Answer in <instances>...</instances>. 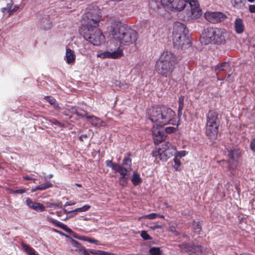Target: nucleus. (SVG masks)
Returning a JSON list of instances; mask_svg holds the SVG:
<instances>
[{"label": "nucleus", "instance_id": "cd10ccee", "mask_svg": "<svg viewBox=\"0 0 255 255\" xmlns=\"http://www.w3.org/2000/svg\"><path fill=\"white\" fill-rule=\"evenodd\" d=\"M79 52L82 55H88L89 53V45L88 44H83L79 47Z\"/></svg>", "mask_w": 255, "mask_h": 255}, {"label": "nucleus", "instance_id": "8fccbe9b", "mask_svg": "<svg viewBox=\"0 0 255 255\" xmlns=\"http://www.w3.org/2000/svg\"><path fill=\"white\" fill-rule=\"evenodd\" d=\"M87 242L90 243L95 244L96 245H99L100 243V242L99 241L91 238H89L88 240H87Z\"/></svg>", "mask_w": 255, "mask_h": 255}, {"label": "nucleus", "instance_id": "ea45409f", "mask_svg": "<svg viewBox=\"0 0 255 255\" xmlns=\"http://www.w3.org/2000/svg\"><path fill=\"white\" fill-rule=\"evenodd\" d=\"M128 156L125 157L123 160V165H127L128 167H130L131 166V160L129 158V156L130 155V154L129 153H128Z\"/></svg>", "mask_w": 255, "mask_h": 255}, {"label": "nucleus", "instance_id": "9d476101", "mask_svg": "<svg viewBox=\"0 0 255 255\" xmlns=\"http://www.w3.org/2000/svg\"><path fill=\"white\" fill-rule=\"evenodd\" d=\"M180 248L183 251L189 254L194 253L197 255H202L203 248L200 245L195 246L194 244L183 243L179 245Z\"/></svg>", "mask_w": 255, "mask_h": 255}, {"label": "nucleus", "instance_id": "4be33fe9", "mask_svg": "<svg viewBox=\"0 0 255 255\" xmlns=\"http://www.w3.org/2000/svg\"><path fill=\"white\" fill-rule=\"evenodd\" d=\"M187 0H174V10L181 11L187 5Z\"/></svg>", "mask_w": 255, "mask_h": 255}, {"label": "nucleus", "instance_id": "e433bc0d", "mask_svg": "<svg viewBox=\"0 0 255 255\" xmlns=\"http://www.w3.org/2000/svg\"><path fill=\"white\" fill-rule=\"evenodd\" d=\"M22 246L24 251L29 255H32V254L35 251L32 248L27 245L23 244Z\"/></svg>", "mask_w": 255, "mask_h": 255}, {"label": "nucleus", "instance_id": "3c124183", "mask_svg": "<svg viewBox=\"0 0 255 255\" xmlns=\"http://www.w3.org/2000/svg\"><path fill=\"white\" fill-rule=\"evenodd\" d=\"M250 146L252 150L255 151V138L251 140Z\"/></svg>", "mask_w": 255, "mask_h": 255}, {"label": "nucleus", "instance_id": "c85d7f7f", "mask_svg": "<svg viewBox=\"0 0 255 255\" xmlns=\"http://www.w3.org/2000/svg\"><path fill=\"white\" fill-rule=\"evenodd\" d=\"M46 220L52 224L55 225L56 227H59L61 229H63L64 226L65 225L64 224L61 223L60 222L53 219V218L47 216L46 217Z\"/></svg>", "mask_w": 255, "mask_h": 255}, {"label": "nucleus", "instance_id": "0eeeda50", "mask_svg": "<svg viewBox=\"0 0 255 255\" xmlns=\"http://www.w3.org/2000/svg\"><path fill=\"white\" fill-rule=\"evenodd\" d=\"M176 147L170 143H167L164 146L153 152V156L156 159L166 161L167 159L175 155Z\"/></svg>", "mask_w": 255, "mask_h": 255}, {"label": "nucleus", "instance_id": "bb28decb", "mask_svg": "<svg viewBox=\"0 0 255 255\" xmlns=\"http://www.w3.org/2000/svg\"><path fill=\"white\" fill-rule=\"evenodd\" d=\"M238 165V161H231L229 160L228 170L230 173L232 175H235L236 173V169Z\"/></svg>", "mask_w": 255, "mask_h": 255}, {"label": "nucleus", "instance_id": "f257e3e1", "mask_svg": "<svg viewBox=\"0 0 255 255\" xmlns=\"http://www.w3.org/2000/svg\"><path fill=\"white\" fill-rule=\"evenodd\" d=\"M101 15L96 7L89 6L82 15L81 32L84 38L93 45L99 46L105 41V36L98 28Z\"/></svg>", "mask_w": 255, "mask_h": 255}, {"label": "nucleus", "instance_id": "13d9d810", "mask_svg": "<svg viewBox=\"0 0 255 255\" xmlns=\"http://www.w3.org/2000/svg\"><path fill=\"white\" fill-rule=\"evenodd\" d=\"M161 227H162L161 225H154V226L150 227V228L152 229V230H155V229H161Z\"/></svg>", "mask_w": 255, "mask_h": 255}, {"label": "nucleus", "instance_id": "0e129e2a", "mask_svg": "<svg viewBox=\"0 0 255 255\" xmlns=\"http://www.w3.org/2000/svg\"><path fill=\"white\" fill-rule=\"evenodd\" d=\"M53 176V175L52 174H50L48 175L46 177H44V179H46V178L50 179V178H52Z\"/></svg>", "mask_w": 255, "mask_h": 255}, {"label": "nucleus", "instance_id": "f3484780", "mask_svg": "<svg viewBox=\"0 0 255 255\" xmlns=\"http://www.w3.org/2000/svg\"><path fill=\"white\" fill-rule=\"evenodd\" d=\"M70 240L69 243V248L72 250L77 252L81 254L85 255L87 252L85 248L81 245L78 241L70 238Z\"/></svg>", "mask_w": 255, "mask_h": 255}, {"label": "nucleus", "instance_id": "c756f323", "mask_svg": "<svg viewBox=\"0 0 255 255\" xmlns=\"http://www.w3.org/2000/svg\"><path fill=\"white\" fill-rule=\"evenodd\" d=\"M141 181L142 180L139 175L137 173L134 172L133 174V177L131 178V182L132 184L134 186H136L138 185L140 183H141Z\"/></svg>", "mask_w": 255, "mask_h": 255}, {"label": "nucleus", "instance_id": "f8f14e48", "mask_svg": "<svg viewBox=\"0 0 255 255\" xmlns=\"http://www.w3.org/2000/svg\"><path fill=\"white\" fill-rule=\"evenodd\" d=\"M220 123L206 122V134L211 139H215L219 131Z\"/></svg>", "mask_w": 255, "mask_h": 255}, {"label": "nucleus", "instance_id": "412c9836", "mask_svg": "<svg viewBox=\"0 0 255 255\" xmlns=\"http://www.w3.org/2000/svg\"><path fill=\"white\" fill-rule=\"evenodd\" d=\"M76 59V55L74 51L70 49L67 48L65 56V60L69 64L74 63Z\"/></svg>", "mask_w": 255, "mask_h": 255}, {"label": "nucleus", "instance_id": "bf43d9fd", "mask_svg": "<svg viewBox=\"0 0 255 255\" xmlns=\"http://www.w3.org/2000/svg\"><path fill=\"white\" fill-rule=\"evenodd\" d=\"M31 190H32V192H35L37 190H40V188H39V185L38 186H36L34 187H32V189H31Z\"/></svg>", "mask_w": 255, "mask_h": 255}, {"label": "nucleus", "instance_id": "c9c22d12", "mask_svg": "<svg viewBox=\"0 0 255 255\" xmlns=\"http://www.w3.org/2000/svg\"><path fill=\"white\" fill-rule=\"evenodd\" d=\"M192 226L194 231L197 234H199L201 231V227L200 225L199 222L194 221L192 224Z\"/></svg>", "mask_w": 255, "mask_h": 255}, {"label": "nucleus", "instance_id": "c03bdc74", "mask_svg": "<svg viewBox=\"0 0 255 255\" xmlns=\"http://www.w3.org/2000/svg\"><path fill=\"white\" fill-rule=\"evenodd\" d=\"M140 236L144 240H149L151 239V237L145 231H142L141 233Z\"/></svg>", "mask_w": 255, "mask_h": 255}, {"label": "nucleus", "instance_id": "37998d69", "mask_svg": "<svg viewBox=\"0 0 255 255\" xmlns=\"http://www.w3.org/2000/svg\"><path fill=\"white\" fill-rule=\"evenodd\" d=\"M174 168L176 171H178L179 170V168L181 165V162L180 161V159L177 158V157L174 158Z\"/></svg>", "mask_w": 255, "mask_h": 255}, {"label": "nucleus", "instance_id": "5701e85b", "mask_svg": "<svg viewBox=\"0 0 255 255\" xmlns=\"http://www.w3.org/2000/svg\"><path fill=\"white\" fill-rule=\"evenodd\" d=\"M69 110H71L72 113L76 114L78 116L84 117L86 119L87 117L89 116L85 111L81 109H77L75 107H72L71 109H69Z\"/></svg>", "mask_w": 255, "mask_h": 255}, {"label": "nucleus", "instance_id": "20e7f679", "mask_svg": "<svg viewBox=\"0 0 255 255\" xmlns=\"http://www.w3.org/2000/svg\"><path fill=\"white\" fill-rule=\"evenodd\" d=\"M177 62V58L173 53L163 52L156 62V70L159 74L167 77L170 75Z\"/></svg>", "mask_w": 255, "mask_h": 255}, {"label": "nucleus", "instance_id": "de8ad7c7", "mask_svg": "<svg viewBox=\"0 0 255 255\" xmlns=\"http://www.w3.org/2000/svg\"><path fill=\"white\" fill-rule=\"evenodd\" d=\"M49 122L53 125L59 126V127H62L63 126V124L62 123L59 122L55 119L50 120L49 121Z\"/></svg>", "mask_w": 255, "mask_h": 255}, {"label": "nucleus", "instance_id": "1a4fd4ad", "mask_svg": "<svg viewBox=\"0 0 255 255\" xmlns=\"http://www.w3.org/2000/svg\"><path fill=\"white\" fill-rule=\"evenodd\" d=\"M163 126L155 125L152 128L153 140L155 144H159L166 138V135L164 131Z\"/></svg>", "mask_w": 255, "mask_h": 255}, {"label": "nucleus", "instance_id": "39448f33", "mask_svg": "<svg viewBox=\"0 0 255 255\" xmlns=\"http://www.w3.org/2000/svg\"><path fill=\"white\" fill-rule=\"evenodd\" d=\"M112 35L115 39L124 45H129L134 43L138 37L136 31L121 25H117L113 27Z\"/></svg>", "mask_w": 255, "mask_h": 255}, {"label": "nucleus", "instance_id": "473e14b6", "mask_svg": "<svg viewBox=\"0 0 255 255\" xmlns=\"http://www.w3.org/2000/svg\"><path fill=\"white\" fill-rule=\"evenodd\" d=\"M46 205L47 207L56 209V208H62V203L61 202H58L57 203H52V202H46Z\"/></svg>", "mask_w": 255, "mask_h": 255}, {"label": "nucleus", "instance_id": "680f3d73", "mask_svg": "<svg viewBox=\"0 0 255 255\" xmlns=\"http://www.w3.org/2000/svg\"><path fill=\"white\" fill-rule=\"evenodd\" d=\"M75 204V203L74 202H73V203H70V202H67L65 205H64V206L65 207H66L67 206H71V205H74Z\"/></svg>", "mask_w": 255, "mask_h": 255}, {"label": "nucleus", "instance_id": "5fc2aeb1", "mask_svg": "<svg viewBox=\"0 0 255 255\" xmlns=\"http://www.w3.org/2000/svg\"><path fill=\"white\" fill-rule=\"evenodd\" d=\"M249 9L251 12L255 13V5H250L249 6Z\"/></svg>", "mask_w": 255, "mask_h": 255}, {"label": "nucleus", "instance_id": "49530a36", "mask_svg": "<svg viewBox=\"0 0 255 255\" xmlns=\"http://www.w3.org/2000/svg\"><path fill=\"white\" fill-rule=\"evenodd\" d=\"M12 5V2L7 3L6 7L2 8V12H4L5 11H7L9 12V13H10V11L11 10Z\"/></svg>", "mask_w": 255, "mask_h": 255}, {"label": "nucleus", "instance_id": "e2e57ef3", "mask_svg": "<svg viewBox=\"0 0 255 255\" xmlns=\"http://www.w3.org/2000/svg\"><path fill=\"white\" fill-rule=\"evenodd\" d=\"M87 137V135L86 134H82L81 136H80L79 139L81 140H83V139H82L83 137L86 138Z\"/></svg>", "mask_w": 255, "mask_h": 255}, {"label": "nucleus", "instance_id": "9b49d317", "mask_svg": "<svg viewBox=\"0 0 255 255\" xmlns=\"http://www.w3.org/2000/svg\"><path fill=\"white\" fill-rule=\"evenodd\" d=\"M123 55V51L119 46L114 50L111 49L110 50L99 53L97 56L101 58L116 59L121 57Z\"/></svg>", "mask_w": 255, "mask_h": 255}, {"label": "nucleus", "instance_id": "6e6552de", "mask_svg": "<svg viewBox=\"0 0 255 255\" xmlns=\"http://www.w3.org/2000/svg\"><path fill=\"white\" fill-rule=\"evenodd\" d=\"M232 65L228 62H223L218 64L215 68V72L217 76V80H224L225 78L220 75H223V73L228 75V78H235L234 75L229 72L231 71Z\"/></svg>", "mask_w": 255, "mask_h": 255}, {"label": "nucleus", "instance_id": "7ed1b4c3", "mask_svg": "<svg viewBox=\"0 0 255 255\" xmlns=\"http://www.w3.org/2000/svg\"><path fill=\"white\" fill-rule=\"evenodd\" d=\"M227 32L226 29L218 27H208L204 30L201 36V42L204 44L213 43L222 44L226 42Z\"/></svg>", "mask_w": 255, "mask_h": 255}, {"label": "nucleus", "instance_id": "7c9ffc66", "mask_svg": "<svg viewBox=\"0 0 255 255\" xmlns=\"http://www.w3.org/2000/svg\"><path fill=\"white\" fill-rule=\"evenodd\" d=\"M184 97L183 96H181L178 99V116L182 115V110L184 107Z\"/></svg>", "mask_w": 255, "mask_h": 255}, {"label": "nucleus", "instance_id": "a211bd4d", "mask_svg": "<svg viewBox=\"0 0 255 255\" xmlns=\"http://www.w3.org/2000/svg\"><path fill=\"white\" fill-rule=\"evenodd\" d=\"M87 120L94 127L99 128L106 126V123L104 121L94 115H89L87 117Z\"/></svg>", "mask_w": 255, "mask_h": 255}, {"label": "nucleus", "instance_id": "423d86ee", "mask_svg": "<svg viewBox=\"0 0 255 255\" xmlns=\"http://www.w3.org/2000/svg\"><path fill=\"white\" fill-rule=\"evenodd\" d=\"M188 29L184 24L177 23L174 26L173 43L177 48L185 49L190 46L191 40L188 36Z\"/></svg>", "mask_w": 255, "mask_h": 255}, {"label": "nucleus", "instance_id": "4468645a", "mask_svg": "<svg viewBox=\"0 0 255 255\" xmlns=\"http://www.w3.org/2000/svg\"><path fill=\"white\" fill-rule=\"evenodd\" d=\"M188 4L191 8V17L192 18H197L202 14L201 9L198 2L196 0H187Z\"/></svg>", "mask_w": 255, "mask_h": 255}, {"label": "nucleus", "instance_id": "09e8293b", "mask_svg": "<svg viewBox=\"0 0 255 255\" xmlns=\"http://www.w3.org/2000/svg\"><path fill=\"white\" fill-rule=\"evenodd\" d=\"M176 128L174 127H167L165 129L164 128V131L165 133V134L166 133H173L175 131Z\"/></svg>", "mask_w": 255, "mask_h": 255}, {"label": "nucleus", "instance_id": "603ef678", "mask_svg": "<svg viewBox=\"0 0 255 255\" xmlns=\"http://www.w3.org/2000/svg\"><path fill=\"white\" fill-rule=\"evenodd\" d=\"M63 230H64L65 231H66V232L69 233V234H71V233H73V231H72V230L71 229H70L69 228H68L66 225H64L63 229Z\"/></svg>", "mask_w": 255, "mask_h": 255}, {"label": "nucleus", "instance_id": "79ce46f5", "mask_svg": "<svg viewBox=\"0 0 255 255\" xmlns=\"http://www.w3.org/2000/svg\"><path fill=\"white\" fill-rule=\"evenodd\" d=\"M127 176H120L119 179V184L124 186L127 184L128 177Z\"/></svg>", "mask_w": 255, "mask_h": 255}, {"label": "nucleus", "instance_id": "2eb2a0df", "mask_svg": "<svg viewBox=\"0 0 255 255\" xmlns=\"http://www.w3.org/2000/svg\"><path fill=\"white\" fill-rule=\"evenodd\" d=\"M105 164L107 167H111L115 172L119 173L121 176H127L128 170L123 166L113 162L111 160H106Z\"/></svg>", "mask_w": 255, "mask_h": 255}, {"label": "nucleus", "instance_id": "f704fd0d", "mask_svg": "<svg viewBox=\"0 0 255 255\" xmlns=\"http://www.w3.org/2000/svg\"><path fill=\"white\" fill-rule=\"evenodd\" d=\"M90 253L93 255H114V254L107 252L103 251L92 250L90 251Z\"/></svg>", "mask_w": 255, "mask_h": 255}, {"label": "nucleus", "instance_id": "393cba45", "mask_svg": "<svg viewBox=\"0 0 255 255\" xmlns=\"http://www.w3.org/2000/svg\"><path fill=\"white\" fill-rule=\"evenodd\" d=\"M228 156L229 157L230 160L231 161H237L236 158H238L239 156L240 152L236 149H232L228 150Z\"/></svg>", "mask_w": 255, "mask_h": 255}, {"label": "nucleus", "instance_id": "6ab92c4d", "mask_svg": "<svg viewBox=\"0 0 255 255\" xmlns=\"http://www.w3.org/2000/svg\"><path fill=\"white\" fill-rule=\"evenodd\" d=\"M207 122L210 123H220L219 118V115L215 111H209L206 115Z\"/></svg>", "mask_w": 255, "mask_h": 255}, {"label": "nucleus", "instance_id": "4d7b16f0", "mask_svg": "<svg viewBox=\"0 0 255 255\" xmlns=\"http://www.w3.org/2000/svg\"><path fill=\"white\" fill-rule=\"evenodd\" d=\"M18 8H19L18 6H14V7L12 9H11V10L10 11V13H9V15H11L13 12H15L18 9Z\"/></svg>", "mask_w": 255, "mask_h": 255}, {"label": "nucleus", "instance_id": "a19ab883", "mask_svg": "<svg viewBox=\"0 0 255 255\" xmlns=\"http://www.w3.org/2000/svg\"><path fill=\"white\" fill-rule=\"evenodd\" d=\"M149 253L152 255H159L160 250L159 248L152 247L149 250Z\"/></svg>", "mask_w": 255, "mask_h": 255}, {"label": "nucleus", "instance_id": "69168bd1", "mask_svg": "<svg viewBox=\"0 0 255 255\" xmlns=\"http://www.w3.org/2000/svg\"><path fill=\"white\" fill-rule=\"evenodd\" d=\"M63 212L65 213V214H70V213H72V212H70V211H68L66 209H63Z\"/></svg>", "mask_w": 255, "mask_h": 255}, {"label": "nucleus", "instance_id": "338daca9", "mask_svg": "<svg viewBox=\"0 0 255 255\" xmlns=\"http://www.w3.org/2000/svg\"><path fill=\"white\" fill-rule=\"evenodd\" d=\"M54 231L55 232H56V233H59V234H62V233H61L60 231H58V230H57L56 229H54Z\"/></svg>", "mask_w": 255, "mask_h": 255}, {"label": "nucleus", "instance_id": "72a5a7b5", "mask_svg": "<svg viewBox=\"0 0 255 255\" xmlns=\"http://www.w3.org/2000/svg\"><path fill=\"white\" fill-rule=\"evenodd\" d=\"M91 206L89 205H85L83 207L76 208L74 210L70 211V212H84L88 211Z\"/></svg>", "mask_w": 255, "mask_h": 255}, {"label": "nucleus", "instance_id": "864d4df0", "mask_svg": "<svg viewBox=\"0 0 255 255\" xmlns=\"http://www.w3.org/2000/svg\"><path fill=\"white\" fill-rule=\"evenodd\" d=\"M26 192V190L24 189H20L16 190L14 191V193L15 194H22Z\"/></svg>", "mask_w": 255, "mask_h": 255}, {"label": "nucleus", "instance_id": "4c0bfd02", "mask_svg": "<svg viewBox=\"0 0 255 255\" xmlns=\"http://www.w3.org/2000/svg\"><path fill=\"white\" fill-rule=\"evenodd\" d=\"M53 184L50 181H46L45 183L39 185L40 190H44L49 188L52 187Z\"/></svg>", "mask_w": 255, "mask_h": 255}, {"label": "nucleus", "instance_id": "a878e982", "mask_svg": "<svg viewBox=\"0 0 255 255\" xmlns=\"http://www.w3.org/2000/svg\"><path fill=\"white\" fill-rule=\"evenodd\" d=\"M44 99L46 100V101L53 107L55 110H60V107L59 105V104L56 101V100L51 97L50 96H45Z\"/></svg>", "mask_w": 255, "mask_h": 255}, {"label": "nucleus", "instance_id": "f03ea898", "mask_svg": "<svg viewBox=\"0 0 255 255\" xmlns=\"http://www.w3.org/2000/svg\"><path fill=\"white\" fill-rule=\"evenodd\" d=\"M147 116L151 122L157 126L175 125L174 112L170 108L164 106H153L146 111Z\"/></svg>", "mask_w": 255, "mask_h": 255}, {"label": "nucleus", "instance_id": "a18cd8bd", "mask_svg": "<svg viewBox=\"0 0 255 255\" xmlns=\"http://www.w3.org/2000/svg\"><path fill=\"white\" fill-rule=\"evenodd\" d=\"M158 216L159 214L153 213L144 216V218L148 219H154L158 217Z\"/></svg>", "mask_w": 255, "mask_h": 255}, {"label": "nucleus", "instance_id": "ddd939ff", "mask_svg": "<svg viewBox=\"0 0 255 255\" xmlns=\"http://www.w3.org/2000/svg\"><path fill=\"white\" fill-rule=\"evenodd\" d=\"M205 18L209 22L213 23H217L225 19L226 16L220 12H206Z\"/></svg>", "mask_w": 255, "mask_h": 255}, {"label": "nucleus", "instance_id": "dca6fc26", "mask_svg": "<svg viewBox=\"0 0 255 255\" xmlns=\"http://www.w3.org/2000/svg\"><path fill=\"white\" fill-rule=\"evenodd\" d=\"M25 199V203L29 208L38 212H43L45 210V207L42 204L33 201L29 198H26Z\"/></svg>", "mask_w": 255, "mask_h": 255}, {"label": "nucleus", "instance_id": "6e6d98bb", "mask_svg": "<svg viewBox=\"0 0 255 255\" xmlns=\"http://www.w3.org/2000/svg\"><path fill=\"white\" fill-rule=\"evenodd\" d=\"M23 179H25V180H35L36 179L35 178H32L30 176H23Z\"/></svg>", "mask_w": 255, "mask_h": 255}, {"label": "nucleus", "instance_id": "052dcab7", "mask_svg": "<svg viewBox=\"0 0 255 255\" xmlns=\"http://www.w3.org/2000/svg\"><path fill=\"white\" fill-rule=\"evenodd\" d=\"M88 238H89L88 237L83 236H79V239L87 242V240H88Z\"/></svg>", "mask_w": 255, "mask_h": 255}, {"label": "nucleus", "instance_id": "774afa93", "mask_svg": "<svg viewBox=\"0 0 255 255\" xmlns=\"http://www.w3.org/2000/svg\"><path fill=\"white\" fill-rule=\"evenodd\" d=\"M39 255L36 251H35L34 253H33L32 254V255Z\"/></svg>", "mask_w": 255, "mask_h": 255}, {"label": "nucleus", "instance_id": "2f4dec72", "mask_svg": "<svg viewBox=\"0 0 255 255\" xmlns=\"http://www.w3.org/2000/svg\"><path fill=\"white\" fill-rule=\"evenodd\" d=\"M232 5L237 9L241 8L244 4L242 0H231Z\"/></svg>", "mask_w": 255, "mask_h": 255}, {"label": "nucleus", "instance_id": "aec40b11", "mask_svg": "<svg viewBox=\"0 0 255 255\" xmlns=\"http://www.w3.org/2000/svg\"><path fill=\"white\" fill-rule=\"evenodd\" d=\"M234 27L237 33H243L245 30V25L243 19L241 18H237L234 22Z\"/></svg>", "mask_w": 255, "mask_h": 255}, {"label": "nucleus", "instance_id": "58836bf2", "mask_svg": "<svg viewBox=\"0 0 255 255\" xmlns=\"http://www.w3.org/2000/svg\"><path fill=\"white\" fill-rule=\"evenodd\" d=\"M187 154V152L185 150H182L178 151L176 150L175 152L174 157H177L178 159H180L182 157H184Z\"/></svg>", "mask_w": 255, "mask_h": 255}, {"label": "nucleus", "instance_id": "b1692460", "mask_svg": "<svg viewBox=\"0 0 255 255\" xmlns=\"http://www.w3.org/2000/svg\"><path fill=\"white\" fill-rule=\"evenodd\" d=\"M174 0H161V3L162 5L167 10H174Z\"/></svg>", "mask_w": 255, "mask_h": 255}]
</instances>
